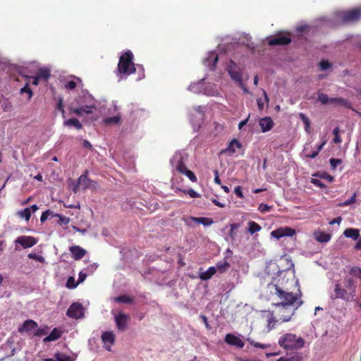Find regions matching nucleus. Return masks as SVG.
I'll list each match as a JSON object with an SVG mask.
<instances>
[{"instance_id": "obj_1", "label": "nucleus", "mask_w": 361, "mask_h": 361, "mask_svg": "<svg viewBox=\"0 0 361 361\" xmlns=\"http://www.w3.org/2000/svg\"><path fill=\"white\" fill-rule=\"evenodd\" d=\"M274 286V295L279 301L273 303V305L279 308V320L281 322H289L295 310L302 304V301L300 300L301 293L299 291V293L293 294L283 290L277 285Z\"/></svg>"}, {"instance_id": "obj_2", "label": "nucleus", "mask_w": 361, "mask_h": 361, "mask_svg": "<svg viewBox=\"0 0 361 361\" xmlns=\"http://www.w3.org/2000/svg\"><path fill=\"white\" fill-rule=\"evenodd\" d=\"M356 288V281L352 278L345 277L343 280V287L339 282L335 284L334 293L331 298L334 300L342 299L346 302L355 300Z\"/></svg>"}, {"instance_id": "obj_3", "label": "nucleus", "mask_w": 361, "mask_h": 361, "mask_svg": "<svg viewBox=\"0 0 361 361\" xmlns=\"http://www.w3.org/2000/svg\"><path fill=\"white\" fill-rule=\"evenodd\" d=\"M133 53L129 50L121 54L117 66L118 74L126 77L135 72L136 68L133 62Z\"/></svg>"}, {"instance_id": "obj_4", "label": "nucleus", "mask_w": 361, "mask_h": 361, "mask_svg": "<svg viewBox=\"0 0 361 361\" xmlns=\"http://www.w3.org/2000/svg\"><path fill=\"white\" fill-rule=\"evenodd\" d=\"M279 344L286 350H298L304 346L305 341L293 334H285L279 339Z\"/></svg>"}, {"instance_id": "obj_5", "label": "nucleus", "mask_w": 361, "mask_h": 361, "mask_svg": "<svg viewBox=\"0 0 361 361\" xmlns=\"http://www.w3.org/2000/svg\"><path fill=\"white\" fill-rule=\"evenodd\" d=\"M88 171L86 170L83 174H82L78 180L77 185H74L73 192H77L79 188H82V190L90 189L92 190H96L98 188V184L96 181L90 179L87 177Z\"/></svg>"}, {"instance_id": "obj_6", "label": "nucleus", "mask_w": 361, "mask_h": 361, "mask_svg": "<svg viewBox=\"0 0 361 361\" xmlns=\"http://www.w3.org/2000/svg\"><path fill=\"white\" fill-rule=\"evenodd\" d=\"M186 158L180 153H176L172 158L171 164L179 173H183L188 168L185 164Z\"/></svg>"}, {"instance_id": "obj_7", "label": "nucleus", "mask_w": 361, "mask_h": 361, "mask_svg": "<svg viewBox=\"0 0 361 361\" xmlns=\"http://www.w3.org/2000/svg\"><path fill=\"white\" fill-rule=\"evenodd\" d=\"M66 315L74 319H80L83 317V307L79 302H73L68 309Z\"/></svg>"}, {"instance_id": "obj_8", "label": "nucleus", "mask_w": 361, "mask_h": 361, "mask_svg": "<svg viewBox=\"0 0 361 361\" xmlns=\"http://www.w3.org/2000/svg\"><path fill=\"white\" fill-rule=\"evenodd\" d=\"M129 319V315L122 312H120L114 317L116 327L121 331H124L127 329Z\"/></svg>"}, {"instance_id": "obj_9", "label": "nucleus", "mask_w": 361, "mask_h": 361, "mask_svg": "<svg viewBox=\"0 0 361 361\" xmlns=\"http://www.w3.org/2000/svg\"><path fill=\"white\" fill-rule=\"evenodd\" d=\"M15 243L20 245L23 249H27L35 245L37 240L30 235H20L16 239Z\"/></svg>"}, {"instance_id": "obj_10", "label": "nucleus", "mask_w": 361, "mask_h": 361, "mask_svg": "<svg viewBox=\"0 0 361 361\" xmlns=\"http://www.w3.org/2000/svg\"><path fill=\"white\" fill-rule=\"evenodd\" d=\"M295 234V230L288 226L280 227L271 233V235L276 239L282 237H292Z\"/></svg>"}, {"instance_id": "obj_11", "label": "nucleus", "mask_w": 361, "mask_h": 361, "mask_svg": "<svg viewBox=\"0 0 361 361\" xmlns=\"http://www.w3.org/2000/svg\"><path fill=\"white\" fill-rule=\"evenodd\" d=\"M228 72L233 80L240 85H243L242 73L233 61L231 62V65L228 66Z\"/></svg>"}, {"instance_id": "obj_12", "label": "nucleus", "mask_w": 361, "mask_h": 361, "mask_svg": "<svg viewBox=\"0 0 361 361\" xmlns=\"http://www.w3.org/2000/svg\"><path fill=\"white\" fill-rule=\"evenodd\" d=\"M290 42V37L286 36H274L268 39V44L270 46L286 45Z\"/></svg>"}, {"instance_id": "obj_13", "label": "nucleus", "mask_w": 361, "mask_h": 361, "mask_svg": "<svg viewBox=\"0 0 361 361\" xmlns=\"http://www.w3.org/2000/svg\"><path fill=\"white\" fill-rule=\"evenodd\" d=\"M361 17V10L355 8L348 11L343 13V19L345 22H353L359 20Z\"/></svg>"}, {"instance_id": "obj_14", "label": "nucleus", "mask_w": 361, "mask_h": 361, "mask_svg": "<svg viewBox=\"0 0 361 361\" xmlns=\"http://www.w3.org/2000/svg\"><path fill=\"white\" fill-rule=\"evenodd\" d=\"M224 340L227 344L235 346L238 348H242L245 345L242 339L232 334H226Z\"/></svg>"}, {"instance_id": "obj_15", "label": "nucleus", "mask_w": 361, "mask_h": 361, "mask_svg": "<svg viewBox=\"0 0 361 361\" xmlns=\"http://www.w3.org/2000/svg\"><path fill=\"white\" fill-rule=\"evenodd\" d=\"M69 250L75 260L81 259L87 253V251L79 245L71 246Z\"/></svg>"}, {"instance_id": "obj_16", "label": "nucleus", "mask_w": 361, "mask_h": 361, "mask_svg": "<svg viewBox=\"0 0 361 361\" xmlns=\"http://www.w3.org/2000/svg\"><path fill=\"white\" fill-rule=\"evenodd\" d=\"M94 106L92 105H86L82 106L78 108H73L72 106L69 107V110L71 113L75 114L78 116H82L84 114H90L93 111Z\"/></svg>"}, {"instance_id": "obj_17", "label": "nucleus", "mask_w": 361, "mask_h": 361, "mask_svg": "<svg viewBox=\"0 0 361 361\" xmlns=\"http://www.w3.org/2000/svg\"><path fill=\"white\" fill-rule=\"evenodd\" d=\"M102 339L105 345L109 344V345H106L105 348L110 351L111 345H112L115 342V336L112 331H105L102 335Z\"/></svg>"}, {"instance_id": "obj_18", "label": "nucleus", "mask_w": 361, "mask_h": 361, "mask_svg": "<svg viewBox=\"0 0 361 361\" xmlns=\"http://www.w3.org/2000/svg\"><path fill=\"white\" fill-rule=\"evenodd\" d=\"M259 126L262 131L265 133L269 131L274 127V121L270 117H264L259 121Z\"/></svg>"}, {"instance_id": "obj_19", "label": "nucleus", "mask_w": 361, "mask_h": 361, "mask_svg": "<svg viewBox=\"0 0 361 361\" xmlns=\"http://www.w3.org/2000/svg\"><path fill=\"white\" fill-rule=\"evenodd\" d=\"M37 323L32 319H27L21 326L18 328L19 332H28L37 327Z\"/></svg>"}, {"instance_id": "obj_20", "label": "nucleus", "mask_w": 361, "mask_h": 361, "mask_svg": "<svg viewBox=\"0 0 361 361\" xmlns=\"http://www.w3.org/2000/svg\"><path fill=\"white\" fill-rule=\"evenodd\" d=\"M331 104L343 106L349 109H351V110L355 111V110L353 107L350 102L348 99H343L342 97L331 98Z\"/></svg>"}, {"instance_id": "obj_21", "label": "nucleus", "mask_w": 361, "mask_h": 361, "mask_svg": "<svg viewBox=\"0 0 361 361\" xmlns=\"http://www.w3.org/2000/svg\"><path fill=\"white\" fill-rule=\"evenodd\" d=\"M61 335H62V331L57 328H54L51 331V332L49 334V335L43 339V342L47 343V342L56 341V340L60 338L61 337Z\"/></svg>"}, {"instance_id": "obj_22", "label": "nucleus", "mask_w": 361, "mask_h": 361, "mask_svg": "<svg viewBox=\"0 0 361 361\" xmlns=\"http://www.w3.org/2000/svg\"><path fill=\"white\" fill-rule=\"evenodd\" d=\"M219 57L215 53H212L205 59L204 63L209 67L211 70H214L218 62Z\"/></svg>"}, {"instance_id": "obj_23", "label": "nucleus", "mask_w": 361, "mask_h": 361, "mask_svg": "<svg viewBox=\"0 0 361 361\" xmlns=\"http://www.w3.org/2000/svg\"><path fill=\"white\" fill-rule=\"evenodd\" d=\"M315 240L319 243H327L331 239V235L322 231H315L314 233Z\"/></svg>"}, {"instance_id": "obj_24", "label": "nucleus", "mask_w": 361, "mask_h": 361, "mask_svg": "<svg viewBox=\"0 0 361 361\" xmlns=\"http://www.w3.org/2000/svg\"><path fill=\"white\" fill-rule=\"evenodd\" d=\"M216 272V269L215 267H210L209 269L200 274V278L201 280L207 281L210 279Z\"/></svg>"}, {"instance_id": "obj_25", "label": "nucleus", "mask_w": 361, "mask_h": 361, "mask_svg": "<svg viewBox=\"0 0 361 361\" xmlns=\"http://www.w3.org/2000/svg\"><path fill=\"white\" fill-rule=\"evenodd\" d=\"M343 235L346 238H350L353 240H357L360 238V231L357 228H347L344 231Z\"/></svg>"}, {"instance_id": "obj_26", "label": "nucleus", "mask_w": 361, "mask_h": 361, "mask_svg": "<svg viewBox=\"0 0 361 361\" xmlns=\"http://www.w3.org/2000/svg\"><path fill=\"white\" fill-rule=\"evenodd\" d=\"M190 219L193 222L197 223V224H202L204 226H210L213 224V220L210 218L207 217H194L190 216Z\"/></svg>"}, {"instance_id": "obj_27", "label": "nucleus", "mask_w": 361, "mask_h": 361, "mask_svg": "<svg viewBox=\"0 0 361 361\" xmlns=\"http://www.w3.org/2000/svg\"><path fill=\"white\" fill-rule=\"evenodd\" d=\"M230 267V263L226 259L218 262L216 264V271L221 274L226 272Z\"/></svg>"}, {"instance_id": "obj_28", "label": "nucleus", "mask_w": 361, "mask_h": 361, "mask_svg": "<svg viewBox=\"0 0 361 361\" xmlns=\"http://www.w3.org/2000/svg\"><path fill=\"white\" fill-rule=\"evenodd\" d=\"M50 71L47 68H40L37 73V76L39 80L47 81L50 78Z\"/></svg>"}, {"instance_id": "obj_29", "label": "nucleus", "mask_w": 361, "mask_h": 361, "mask_svg": "<svg viewBox=\"0 0 361 361\" xmlns=\"http://www.w3.org/2000/svg\"><path fill=\"white\" fill-rule=\"evenodd\" d=\"M241 147H242L241 143L236 139H233V140H231L229 142L228 146L226 149V151L231 152V153H234L235 152V148L240 149Z\"/></svg>"}, {"instance_id": "obj_30", "label": "nucleus", "mask_w": 361, "mask_h": 361, "mask_svg": "<svg viewBox=\"0 0 361 361\" xmlns=\"http://www.w3.org/2000/svg\"><path fill=\"white\" fill-rule=\"evenodd\" d=\"M114 300L118 303H132L133 298L127 295H122L114 298Z\"/></svg>"}, {"instance_id": "obj_31", "label": "nucleus", "mask_w": 361, "mask_h": 361, "mask_svg": "<svg viewBox=\"0 0 361 361\" xmlns=\"http://www.w3.org/2000/svg\"><path fill=\"white\" fill-rule=\"evenodd\" d=\"M64 126H74L78 130L82 128V126L77 118H70L64 121Z\"/></svg>"}, {"instance_id": "obj_32", "label": "nucleus", "mask_w": 361, "mask_h": 361, "mask_svg": "<svg viewBox=\"0 0 361 361\" xmlns=\"http://www.w3.org/2000/svg\"><path fill=\"white\" fill-rule=\"evenodd\" d=\"M54 357L56 358V361H75L76 359V355L73 358L64 353H57L55 354Z\"/></svg>"}, {"instance_id": "obj_33", "label": "nucleus", "mask_w": 361, "mask_h": 361, "mask_svg": "<svg viewBox=\"0 0 361 361\" xmlns=\"http://www.w3.org/2000/svg\"><path fill=\"white\" fill-rule=\"evenodd\" d=\"M248 232L252 235L262 229V227L259 226V224L255 221H250L248 223Z\"/></svg>"}, {"instance_id": "obj_34", "label": "nucleus", "mask_w": 361, "mask_h": 361, "mask_svg": "<svg viewBox=\"0 0 361 361\" xmlns=\"http://www.w3.org/2000/svg\"><path fill=\"white\" fill-rule=\"evenodd\" d=\"M348 273L350 276L358 278L359 279L361 280V268L360 267H358L356 266L350 267V269L348 271Z\"/></svg>"}, {"instance_id": "obj_35", "label": "nucleus", "mask_w": 361, "mask_h": 361, "mask_svg": "<svg viewBox=\"0 0 361 361\" xmlns=\"http://www.w3.org/2000/svg\"><path fill=\"white\" fill-rule=\"evenodd\" d=\"M317 100L322 104H324V105L331 103V98H329L327 94L322 93V92L318 93Z\"/></svg>"}, {"instance_id": "obj_36", "label": "nucleus", "mask_w": 361, "mask_h": 361, "mask_svg": "<svg viewBox=\"0 0 361 361\" xmlns=\"http://www.w3.org/2000/svg\"><path fill=\"white\" fill-rule=\"evenodd\" d=\"M299 116L305 125V131H307V133H310V119L302 113H300Z\"/></svg>"}, {"instance_id": "obj_37", "label": "nucleus", "mask_w": 361, "mask_h": 361, "mask_svg": "<svg viewBox=\"0 0 361 361\" xmlns=\"http://www.w3.org/2000/svg\"><path fill=\"white\" fill-rule=\"evenodd\" d=\"M18 215L25 219L26 221H28L31 216V211L30 208H25L23 210L18 212Z\"/></svg>"}, {"instance_id": "obj_38", "label": "nucleus", "mask_w": 361, "mask_h": 361, "mask_svg": "<svg viewBox=\"0 0 361 361\" xmlns=\"http://www.w3.org/2000/svg\"><path fill=\"white\" fill-rule=\"evenodd\" d=\"M339 133H340V128L338 126H336L333 130V134L334 135L333 142L336 144H339L342 142L341 136L339 135Z\"/></svg>"}, {"instance_id": "obj_39", "label": "nucleus", "mask_w": 361, "mask_h": 361, "mask_svg": "<svg viewBox=\"0 0 361 361\" xmlns=\"http://www.w3.org/2000/svg\"><path fill=\"white\" fill-rule=\"evenodd\" d=\"M181 174L186 176L189 178V180L193 183H195L197 181V178L196 176L195 175V173L192 171H190L188 169L186 170H185L183 171V173H182Z\"/></svg>"}, {"instance_id": "obj_40", "label": "nucleus", "mask_w": 361, "mask_h": 361, "mask_svg": "<svg viewBox=\"0 0 361 361\" xmlns=\"http://www.w3.org/2000/svg\"><path fill=\"white\" fill-rule=\"evenodd\" d=\"M20 94H23L25 92L27 93V94H28L27 99L29 100L32 98V97L33 95V92H32V90L30 88L28 82H27L26 85L20 89Z\"/></svg>"}, {"instance_id": "obj_41", "label": "nucleus", "mask_w": 361, "mask_h": 361, "mask_svg": "<svg viewBox=\"0 0 361 361\" xmlns=\"http://www.w3.org/2000/svg\"><path fill=\"white\" fill-rule=\"evenodd\" d=\"M53 216H56L59 218V221H58V223L60 224V225H63V224H68L70 221V219L69 218L66 217V216H64L63 215H61V214H54L52 215V217Z\"/></svg>"}, {"instance_id": "obj_42", "label": "nucleus", "mask_w": 361, "mask_h": 361, "mask_svg": "<svg viewBox=\"0 0 361 361\" xmlns=\"http://www.w3.org/2000/svg\"><path fill=\"white\" fill-rule=\"evenodd\" d=\"M302 354L300 353H296L286 358L287 361H302Z\"/></svg>"}, {"instance_id": "obj_43", "label": "nucleus", "mask_w": 361, "mask_h": 361, "mask_svg": "<svg viewBox=\"0 0 361 361\" xmlns=\"http://www.w3.org/2000/svg\"><path fill=\"white\" fill-rule=\"evenodd\" d=\"M120 121V117L118 116H112L106 118L104 120L105 123L109 125V124H118Z\"/></svg>"}, {"instance_id": "obj_44", "label": "nucleus", "mask_w": 361, "mask_h": 361, "mask_svg": "<svg viewBox=\"0 0 361 361\" xmlns=\"http://www.w3.org/2000/svg\"><path fill=\"white\" fill-rule=\"evenodd\" d=\"M57 109L60 111L62 114V116L63 118H65V111H64V106H63V99L62 97L58 98V102H57Z\"/></svg>"}, {"instance_id": "obj_45", "label": "nucleus", "mask_w": 361, "mask_h": 361, "mask_svg": "<svg viewBox=\"0 0 361 361\" xmlns=\"http://www.w3.org/2000/svg\"><path fill=\"white\" fill-rule=\"evenodd\" d=\"M79 283L75 282V279L73 277L70 276L66 283V287L68 288H75Z\"/></svg>"}, {"instance_id": "obj_46", "label": "nucleus", "mask_w": 361, "mask_h": 361, "mask_svg": "<svg viewBox=\"0 0 361 361\" xmlns=\"http://www.w3.org/2000/svg\"><path fill=\"white\" fill-rule=\"evenodd\" d=\"M77 86L76 82L74 80L66 81L64 83V87L69 90H74Z\"/></svg>"}, {"instance_id": "obj_47", "label": "nucleus", "mask_w": 361, "mask_h": 361, "mask_svg": "<svg viewBox=\"0 0 361 361\" xmlns=\"http://www.w3.org/2000/svg\"><path fill=\"white\" fill-rule=\"evenodd\" d=\"M239 227V224H231V231L228 233L229 237L233 240L235 237V233L234 231Z\"/></svg>"}, {"instance_id": "obj_48", "label": "nucleus", "mask_w": 361, "mask_h": 361, "mask_svg": "<svg viewBox=\"0 0 361 361\" xmlns=\"http://www.w3.org/2000/svg\"><path fill=\"white\" fill-rule=\"evenodd\" d=\"M52 215H54V213L49 210L44 212L40 217L41 222H44L49 216H52Z\"/></svg>"}, {"instance_id": "obj_49", "label": "nucleus", "mask_w": 361, "mask_h": 361, "mask_svg": "<svg viewBox=\"0 0 361 361\" xmlns=\"http://www.w3.org/2000/svg\"><path fill=\"white\" fill-rule=\"evenodd\" d=\"M271 207L269 206L267 204L262 203L259 205L258 210L264 213L267 212H269L271 210Z\"/></svg>"}, {"instance_id": "obj_50", "label": "nucleus", "mask_w": 361, "mask_h": 361, "mask_svg": "<svg viewBox=\"0 0 361 361\" xmlns=\"http://www.w3.org/2000/svg\"><path fill=\"white\" fill-rule=\"evenodd\" d=\"M356 201V194L354 193L353 195L348 200H346L345 202L340 204L341 206H348V205H350L353 203H355Z\"/></svg>"}, {"instance_id": "obj_51", "label": "nucleus", "mask_w": 361, "mask_h": 361, "mask_svg": "<svg viewBox=\"0 0 361 361\" xmlns=\"http://www.w3.org/2000/svg\"><path fill=\"white\" fill-rule=\"evenodd\" d=\"M27 257L30 259H36L40 262H43L44 261V258L42 256L37 255L35 253H30L28 254Z\"/></svg>"}, {"instance_id": "obj_52", "label": "nucleus", "mask_w": 361, "mask_h": 361, "mask_svg": "<svg viewBox=\"0 0 361 361\" xmlns=\"http://www.w3.org/2000/svg\"><path fill=\"white\" fill-rule=\"evenodd\" d=\"M277 322V320L274 317H271L268 320V329L271 330L275 327V324Z\"/></svg>"}, {"instance_id": "obj_53", "label": "nucleus", "mask_w": 361, "mask_h": 361, "mask_svg": "<svg viewBox=\"0 0 361 361\" xmlns=\"http://www.w3.org/2000/svg\"><path fill=\"white\" fill-rule=\"evenodd\" d=\"M321 70L325 71L331 66V64L328 61H322L319 63Z\"/></svg>"}, {"instance_id": "obj_54", "label": "nucleus", "mask_w": 361, "mask_h": 361, "mask_svg": "<svg viewBox=\"0 0 361 361\" xmlns=\"http://www.w3.org/2000/svg\"><path fill=\"white\" fill-rule=\"evenodd\" d=\"M329 161L332 169H336L338 164L342 163L341 159L334 158H331Z\"/></svg>"}, {"instance_id": "obj_55", "label": "nucleus", "mask_w": 361, "mask_h": 361, "mask_svg": "<svg viewBox=\"0 0 361 361\" xmlns=\"http://www.w3.org/2000/svg\"><path fill=\"white\" fill-rule=\"evenodd\" d=\"M248 341L251 343L252 345H253V346H255L256 348H262V349H265V348H267L269 346V345L259 343L258 342H255L253 341H250V339H248Z\"/></svg>"}, {"instance_id": "obj_56", "label": "nucleus", "mask_w": 361, "mask_h": 361, "mask_svg": "<svg viewBox=\"0 0 361 361\" xmlns=\"http://www.w3.org/2000/svg\"><path fill=\"white\" fill-rule=\"evenodd\" d=\"M312 183H313L314 185L319 187L320 188H326V185L324 183H322L320 180L312 178L311 180Z\"/></svg>"}, {"instance_id": "obj_57", "label": "nucleus", "mask_w": 361, "mask_h": 361, "mask_svg": "<svg viewBox=\"0 0 361 361\" xmlns=\"http://www.w3.org/2000/svg\"><path fill=\"white\" fill-rule=\"evenodd\" d=\"M235 194L239 197V198H243L244 195L243 194L242 188L241 186L238 185L234 189Z\"/></svg>"}, {"instance_id": "obj_58", "label": "nucleus", "mask_w": 361, "mask_h": 361, "mask_svg": "<svg viewBox=\"0 0 361 361\" xmlns=\"http://www.w3.org/2000/svg\"><path fill=\"white\" fill-rule=\"evenodd\" d=\"M185 193L188 194L191 197L196 198L200 197V194L195 192L193 189H189L185 191Z\"/></svg>"}, {"instance_id": "obj_59", "label": "nucleus", "mask_w": 361, "mask_h": 361, "mask_svg": "<svg viewBox=\"0 0 361 361\" xmlns=\"http://www.w3.org/2000/svg\"><path fill=\"white\" fill-rule=\"evenodd\" d=\"M87 277V274L85 273H83L82 271H80L79 273L78 279L77 281V283H80L83 282Z\"/></svg>"}, {"instance_id": "obj_60", "label": "nucleus", "mask_w": 361, "mask_h": 361, "mask_svg": "<svg viewBox=\"0 0 361 361\" xmlns=\"http://www.w3.org/2000/svg\"><path fill=\"white\" fill-rule=\"evenodd\" d=\"M47 334L46 329H39L35 333L36 336H42Z\"/></svg>"}, {"instance_id": "obj_61", "label": "nucleus", "mask_w": 361, "mask_h": 361, "mask_svg": "<svg viewBox=\"0 0 361 361\" xmlns=\"http://www.w3.org/2000/svg\"><path fill=\"white\" fill-rule=\"evenodd\" d=\"M39 78L36 75L35 77H29V82H32L34 85L39 84Z\"/></svg>"}, {"instance_id": "obj_62", "label": "nucleus", "mask_w": 361, "mask_h": 361, "mask_svg": "<svg viewBox=\"0 0 361 361\" xmlns=\"http://www.w3.org/2000/svg\"><path fill=\"white\" fill-rule=\"evenodd\" d=\"M257 106H258L259 109L260 111L263 110L264 104V102H263L262 99H257Z\"/></svg>"}, {"instance_id": "obj_63", "label": "nucleus", "mask_w": 361, "mask_h": 361, "mask_svg": "<svg viewBox=\"0 0 361 361\" xmlns=\"http://www.w3.org/2000/svg\"><path fill=\"white\" fill-rule=\"evenodd\" d=\"M342 219L341 216H338V217H336L334 218L331 222H330V224L333 225L334 224H339L341 221Z\"/></svg>"}, {"instance_id": "obj_64", "label": "nucleus", "mask_w": 361, "mask_h": 361, "mask_svg": "<svg viewBox=\"0 0 361 361\" xmlns=\"http://www.w3.org/2000/svg\"><path fill=\"white\" fill-rule=\"evenodd\" d=\"M355 249L357 250H361V238H359L357 239V243L355 245Z\"/></svg>"}]
</instances>
